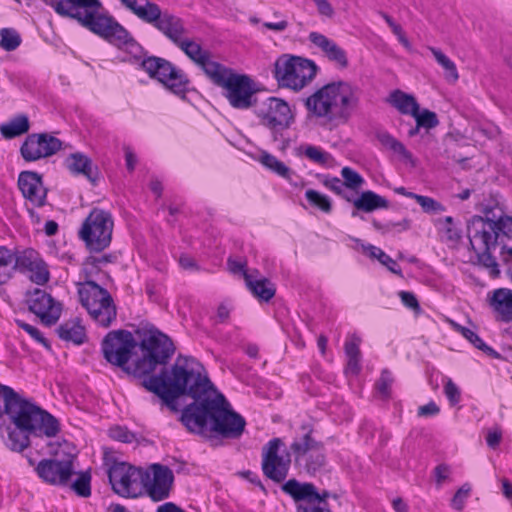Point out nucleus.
I'll list each match as a JSON object with an SVG mask.
<instances>
[{
  "instance_id": "47",
  "label": "nucleus",
  "mask_w": 512,
  "mask_h": 512,
  "mask_svg": "<svg viewBox=\"0 0 512 512\" xmlns=\"http://www.w3.org/2000/svg\"><path fill=\"white\" fill-rule=\"evenodd\" d=\"M412 116L415 118L418 127L432 129L439 124L436 113L428 109H424L422 112H420V108L418 107L417 112Z\"/></svg>"
},
{
  "instance_id": "45",
  "label": "nucleus",
  "mask_w": 512,
  "mask_h": 512,
  "mask_svg": "<svg viewBox=\"0 0 512 512\" xmlns=\"http://www.w3.org/2000/svg\"><path fill=\"white\" fill-rule=\"evenodd\" d=\"M91 475L89 472H81L77 479L71 483L72 490L80 497L87 498L91 495Z\"/></svg>"
},
{
  "instance_id": "62",
  "label": "nucleus",
  "mask_w": 512,
  "mask_h": 512,
  "mask_svg": "<svg viewBox=\"0 0 512 512\" xmlns=\"http://www.w3.org/2000/svg\"><path fill=\"white\" fill-rule=\"evenodd\" d=\"M458 144L457 143H451L447 146L445 152L447 154L448 158H451L453 161L462 163L469 159L468 156H464L460 153H457Z\"/></svg>"
},
{
  "instance_id": "48",
  "label": "nucleus",
  "mask_w": 512,
  "mask_h": 512,
  "mask_svg": "<svg viewBox=\"0 0 512 512\" xmlns=\"http://www.w3.org/2000/svg\"><path fill=\"white\" fill-rule=\"evenodd\" d=\"M341 176L344 179L343 183L345 184L346 188L356 190L359 189L364 183L363 177L350 167H343L341 170Z\"/></svg>"
},
{
  "instance_id": "30",
  "label": "nucleus",
  "mask_w": 512,
  "mask_h": 512,
  "mask_svg": "<svg viewBox=\"0 0 512 512\" xmlns=\"http://www.w3.org/2000/svg\"><path fill=\"white\" fill-rule=\"evenodd\" d=\"M361 338L355 334L348 337L344 345L345 355L347 357V365L345 372L348 374L357 375L361 370V351H360Z\"/></svg>"
},
{
  "instance_id": "57",
  "label": "nucleus",
  "mask_w": 512,
  "mask_h": 512,
  "mask_svg": "<svg viewBox=\"0 0 512 512\" xmlns=\"http://www.w3.org/2000/svg\"><path fill=\"white\" fill-rule=\"evenodd\" d=\"M469 492L470 487L467 485H463L461 488H459L451 500V506L454 509L461 511L464 508V503L469 495Z\"/></svg>"
},
{
  "instance_id": "19",
  "label": "nucleus",
  "mask_w": 512,
  "mask_h": 512,
  "mask_svg": "<svg viewBox=\"0 0 512 512\" xmlns=\"http://www.w3.org/2000/svg\"><path fill=\"white\" fill-rule=\"evenodd\" d=\"M62 142L47 133L31 134L23 142L20 148L25 161L31 162L41 158H47L61 150Z\"/></svg>"
},
{
  "instance_id": "36",
  "label": "nucleus",
  "mask_w": 512,
  "mask_h": 512,
  "mask_svg": "<svg viewBox=\"0 0 512 512\" xmlns=\"http://www.w3.org/2000/svg\"><path fill=\"white\" fill-rule=\"evenodd\" d=\"M437 63L445 70V78L448 82L455 83L459 79V74L455 63L450 60L440 49L428 47Z\"/></svg>"
},
{
  "instance_id": "16",
  "label": "nucleus",
  "mask_w": 512,
  "mask_h": 512,
  "mask_svg": "<svg viewBox=\"0 0 512 512\" xmlns=\"http://www.w3.org/2000/svg\"><path fill=\"white\" fill-rule=\"evenodd\" d=\"M282 446L284 443L280 438H273L262 449L263 474L276 483L286 479L291 464L289 454L285 457L279 455Z\"/></svg>"
},
{
  "instance_id": "28",
  "label": "nucleus",
  "mask_w": 512,
  "mask_h": 512,
  "mask_svg": "<svg viewBox=\"0 0 512 512\" xmlns=\"http://www.w3.org/2000/svg\"><path fill=\"white\" fill-rule=\"evenodd\" d=\"M477 209L483 214L484 220L493 223L506 214V206L499 194H490L487 198H484L477 205Z\"/></svg>"
},
{
  "instance_id": "3",
  "label": "nucleus",
  "mask_w": 512,
  "mask_h": 512,
  "mask_svg": "<svg viewBox=\"0 0 512 512\" xmlns=\"http://www.w3.org/2000/svg\"><path fill=\"white\" fill-rule=\"evenodd\" d=\"M357 104L356 89L345 81L328 83L305 100L310 114L334 125L346 123Z\"/></svg>"
},
{
  "instance_id": "17",
  "label": "nucleus",
  "mask_w": 512,
  "mask_h": 512,
  "mask_svg": "<svg viewBox=\"0 0 512 512\" xmlns=\"http://www.w3.org/2000/svg\"><path fill=\"white\" fill-rule=\"evenodd\" d=\"M152 475L148 472V479L143 480V494H147L153 502L167 499L174 482L172 470L164 465L155 463L151 465Z\"/></svg>"
},
{
  "instance_id": "18",
  "label": "nucleus",
  "mask_w": 512,
  "mask_h": 512,
  "mask_svg": "<svg viewBox=\"0 0 512 512\" xmlns=\"http://www.w3.org/2000/svg\"><path fill=\"white\" fill-rule=\"evenodd\" d=\"M12 274L14 271L28 273L31 281L43 285L49 280V272L39 254L33 249L12 252Z\"/></svg>"
},
{
  "instance_id": "44",
  "label": "nucleus",
  "mask_w": 512,
  "mask_h": 512,
  "mask_svg": "<svg viewBox=\"0 0 512 512\" xmlns=\"http://www.w3.org/2000/svg\"><path fill=\"white\" fill-rule=\"evenodd\" d=\"M305 198L311 206L320 209L324 213H330L332 211V204L329 197L316 190L308 189L305 192Z\"/></svg>"
},
{
  "instance_id": "56",
  "label": "nucleus",
  "mask_w": 512,
  "mask_h": 512,
  "mask_svg": "<svg viewBox=\"0 0 512 512\" xmlns=\"http://www.w3.org/2000/svg\"><path fill=\"white\" fill-rule=\"evenodd\" d=\"M444 393L451 405H456L459 403L461 398V392L457 385L451 379H448L446 381L444 385Z\"/></svg>"
},
{
  "instance_id": "60",
  "label": "nucleus",
  "mask_w": 512,
  "mask_h": 512,
  "mask_svg": "<svg viewBox=\"0 0 512 512\" xmlns=\"http://www.w3.org/2000/svg\"><path fill=\"white\" fill-rule=\"evenodd\" d=\"M440 412V408L438 405L431 401L426 405L420 406L418 408L417 414L420 417H428V416H435Z\"/></svg>"
},
{
  "instance_id": "41",
  "label": "nucleus",
  "mask_w": 512,
  "mask_h": 512,
  "mask_svg": "<svg viewBox=\"0 0 512 512\" xmlns=\"http://www.w3.org/2000/svg\"><path fill=\"white\" fill-rule=\"evenodd\" d=\"M121 4L140 20L144 21L154 3L150 0H119Z\"/></svg>"
},
{
  "instance_id": "12",
  "label": "nucleus",
  "mask_w": 512,
  "mask_h": 512,
  "mask_svg": "<svg viewBox=\"0 0 512 512\" xmlns=\"http://www.w3.org/2000/svg\"><path fill=\"white\" fill-rule=\"evenodd\" d=\"M260 124L272 132L273 140L278 141L281 132L288 129L294 121L290 106L277 97H269L256 108Z\"/></svg>"
},
{
  "instance_id": "21",
  "label": "nucleus",
  "mask_w": 512,
  "mask_h": 512,
  "mask_svg": "<svg viewBox=\"0 0 512 512\" xmlns=\"http://www.w3.org/2000/svg\"><path fill=\"white\" fill-rule=\"evenodd\" d=\"M193 63H195L207 78L221 65L212 60L211 52L201 47L199 43L185 36L175 44Z\"/></svg>"
},
{
  "instance_id": "4",
  "label": "nucleus",
  "mask_w": 512,
  "mask_h": 512,
  "mask_svg": "<svg viewBox=\"0 0 512 512\" xmlns=\"http://www.w3.org/2000/svg\"><path fill=\"white\" fill-rule=\"evenodd\" d=\"M0 396L4 402V412L19 430L33 435L55 437L59 430L58 420L35 403L23 398L7 385L0 386Z\"/></svg>"
},
{
  "instance_id": "51",
  "label": "nucleus",
  "mask_w": 512,
  "mask_h": 512,
  "mask_svg": "<svg viewBox=\"0 0 512 512\" xmlns=\"http://www.w3.org/2000/svg\"><path fill=\"white\" fill-rule=\"evenodd\" d=\"M394 379L390 371L383 370L379 380L376 383L377 391L384 397L388 398L391 392V385Z\"/></svg>"
},
{
  "instance_id": "2",
  "label": "nucleus",
  "mask_w": 512,
  "mask_h": 512,
  "mask_svg": "<svg viewBox=\"0 0 512 512\" xmlns=\"http://www.w3.org/2000/svg\"><path fill=\"white\" fill-rule=\"evenodd\" d=\"M55 12L66 18L74 19L83 27L122 48H130L137 43L131 34L112 16L99 12L100 0H44Z\"/></svg>"
},
{
  "instance_id": "5",
  "label": "nucleus",
  "mask_w": 512,
  "mask_h": 512,
  "mask_svg": "<svg viewBox=\"0 0 512 512\" xmlns=\"http://www.w3.org/2000/svg\"><path fill=\"white\" fill-rule=\"evenodd\" d=\"M111 254L102 256H89L84 262L83 271L86 280L78 284V295L82 306L87 310L91 318L102 327H109L117 317V308L110 293L95 281L90 280V275L99 271L100 266L112 262Z\"/></svg>"
},
{
  "instance_id": "11",
  "label": "nucleus",
  "mask_w": 512,
  "mask_h": 512,
  "mask_svg": "<svg viewBox=\"0 0 512 512\" xmlns=\"http://www.w3.org/2000/svg\"><path fill=\"white\" fill-rule=\"evenodd\" d=\"M137 346L138 343L130 331L119 329L107 333L101 342V351L108 363L132 373L133 369L127 364Z\"/></svg>"
},
{
  "instance_id": "8",
  "label": "nucleus",
  "mask_w": 512,
  "mask_h": 512,
  "mask_svg": "<svg viewBox=\"0 0 512 512\" xmlns=\"http://www.w3.org/2000/svg\"><path fill=\"white\" fill-rule=\"evenodd\" d=\"M317 69V65L312 60L283 54L274 63L273 75L279 87L297 92L314 79Z\"/></svg>"
},
{
  "instance_id": "25",
  "label": "nucleus",
  "mask_w": 512,
  "mask_h": 512,
  "mask_svg": "<svg viewBox=\"0 0 512 512\" xmlns=\"http://www.w3.org/2000/svg\"><path fill=\"white\" fill-rule=\"evenodd\" d=\"M258 276L259 272L257 270L244 272L246 286L256 298L268 302L274 297L276 288L269 279L265 277L259 278Z\"/></svg>"
},
{
  "instance_id": "43",
  "label": "nucleus",
  "mask_w": 512,
  "mask_h": 512,
  "mask_svg": "<svg viewBox=\"0 0 512 512\" xmlns=\"http://www.w3.org/2000/svg\"><path fill=\"white\" fill-rule=\"evenodd\" d=\"M12 260V251L5 246H0V285L12 277Z\"/></svg>"
},
{
  "instance_id": "37",
  "label": "nucleus",
  "mask_w": 512,
  "mask_h": 512,
  "mask_svg": "<svg viewBox=\"0 0 512 512\" xmlns=\"http://www.w3.org/2000/svg\"><path fill=\"white\" fill-rule=\"evenodd\" d=\"M363 250L367 252L371 258H376L389 271L398 276H402V271L400 267L397 265L396 261L392 259L389 255H387L383 250L371 244H368L366 246L363 245Z\"/></svg>"
},
{
  "instance_id": "9",
  "label": "nucleus",
  "mask_w": 512,
  "mask_h": 512,
  "mask_svg": "<svg viewBox=\"0 0 512 512\" xmlns=\"http://www.w3.org/2000/svg\"><path fill=\"white\" fill-rule=\"evenodd\" d=\"M113 228L114 221L111 213L93 208L82 224L79 237L90 251L101 252L110 245Z\"/></svg>"
},
{
  "instance_id": "13",
  "label": "nucleus",
  "mask_w": 512,
  "mask_h": 512,
  "mask_svg": "<svg viewBox=\"0 0 512 512\" xmlns=\"http://www.w3.org/2000/svg\"><path fill=\"white\" fill-rule=\"evenodd\" d=\"M141 66L151 78L157 79L174 94L185 96L189 79L171 62L164 58L150 56L142 61Z\"/></svg>"
},
{
  "instance_id": "53",
  "label": "nucleus",
  "mask_w": 512,
  "mask_h": 512,
  "mask_svg": "<svg viewBox=\"0 0 512 512\" xmlns=\"http://www.w3.org/2000/svg\"><path fill=\"white\" fill-rule=\"evenodd\" d=\"M109 436L117 441L123 443H132L136 440L134 433L130 432L127 428L121 426L112 427L109 430Z\"/></svg>"
},
{
  "instance_id": "52",
  "label": "nucleus",
  "mask_w": 512,
  "mask_h": 512,
  "mask_svg": "<svg viewBox=\"0 0 512 512\" xmlns=\"http://www.w3.org/2000/svg\"><path fill=\"white\" fill-rule=\"evenodd\" d=\"M15 322L18 327H20L24 331H26L35 341L42 344L47 349H50V344H49L48 340L45 337H43L41 332L36 327H34L20 319H16Z\"/></svg>"
},
{
  "instance_id": "10",
  "label": "nucleus",
  "mask_w": 512,
  "mask_h": 512,
  "mask_svg": "<svg viewBox=\"0 0 512 512\" xmlns=\"http://www.w3.org/2000/svg\"><path fill=\"white\" fill-rule=\"evenodd\" d=\"M112 490L121 497L137 498L143 495V480L148 471L126 462H113L108 469Z\"/></svg>"
},
{
  "instance_id": "63",
  "label": "nucleus",
  "mask_w": 512,
  "mask_h": 512,
  "mask_svg": "<svg viewBox=\"0 0 512 512\" xmlns=\"http://www.w3.org/2000/svg\"><path fill=\"white\" fill-rule=\"evenodd\" d=\"M501 439L502 433L499 428L489 431L486 436L487 445L492 449H495L500 444Z\"/></svg>"
},
{
  "instance_id": "55",
  "label": "nucleus",
  "mask_w": 512,
  "mask_h": 512,
  "mask_svg": "<svg viewBox=\"0 0 512 512\" xmlns=\"http://www.w3.org/2000/svg\"><path fill=\"white\" fill-rule=\"evenodd\" d=\"M373 226L380 231L389 232L393 229L398 231H405L410 228V220L403 219L401 222H389L387 224H381L380 222L373 221Z\"/></svg>"
},
{
  "instance_id": "6",
  "label": "nucleus",
  "mask_w": 512,
  "mask_h": 512,
  "mask_svg": "<svg viewBox=\"0 0 512 512\" xmlns=\"http://www.w3.org/2000/svg\"><path fill=\"white\" fill-rule=\"evenodd\" d=\"M467 236L471 248L477 255L479 265L488 270L491 277L500 275L499 264L491 255L498 245V234L495 223L484 220L480 215H474L467 224Z\"/></svg>"
},
{
  "instance_id": "23",
  "label": "nucleus",
  "mask_w": 512,
  "mask_h": 512,
  "mask_svg": "<svg viewBox=\"0 0 512 512\" xmlns=\"http://www.w3.org/2000/svg\"><path fill=\"white\" fill-rule=\"evenodd\" d=\"M309 41L318 47L325 57L333 62L338 68L345 69L349 65L345 50L335 41L318 32H311L308 36Z\"/></svg>"
},
{
  "instance_id": "34",
  "label": "nucleus",
  "mask_w": 512,
  "mask_h": 512,
  "mask_svg": "<svg viewBox=\"0 0 512 512\" xmlns=\"http://www.w3.org/2000/svg\"><path fill=\"white\" fill-rule=\"evenodd\" d=\"M29 120L26 115H18L0 126L1 135L5 139H13L29 130Z\"/></svg>"
},
{
  "instance_id": "42",
  "label": "nucleus",
  "mask_w": 512,
  "mask_h": 512,
  "mask_svg": "<svg viewBox=\"0 0 512 512\" xmlns=\"http://www.w3.org/2000/svg\"><path fill=\"white\" fill-rule=\"evenodd\" d=\"M313 454L305 460L303 463L299 464L297 467L304 469L308 474L314 475L316 472L320 471L326 462L325 457V449L323 450H312Z\"/></svg>"
},
{
  "instance_id": "24",
  "label": "nucleus",
  "mask_w": 512,
  "mask_h": 512,
  "mask_svg": "<svg viewBox=\"0 0 512 512\" xmlns=\"http://www.w3.org/2000/svg\"><path fill=\"white\" fill-rule=\"evenodd\" d=\"M304 433L296 437L290 445V450L294 456V463L296 466L303 463L305 460L312 456V450H323V443L316 440L312 436V429L302 427Z\"/></svg>"
},
{
  "instance_id": "27",
  "label": "nucleus",
  "mask_w": 512,
  "mask_h": 512,
  "mask_svg": "<svg viewBox=\"0 0 512 512\" xmlns=\"http://www.w3.org/2000/svg\"><path fill=\"white\" fill-rule=\"evenodd\" d=\"M66 167L74 175H83L93 184L98 179V169L93 166L92 160L83 153L70 154L65 161Z\"/></svg>"
},
{
  "instance_id": "22",
  "label": "nucleus",
  "mask_w": 512,
  "mask_h": 512,
  "mask_svg": "<svg viewBox=\"0 0 512 512\" xmlns=\"http://www.w3.org/2000/svg\"><path fill=\"white\" fill-rule=\"evenodd\" d=\"M18 187L22 195L32 205L42 207L45 205L47 190L43 186L41 176L32 171H23L18 177Z\"/></svg>"
},
{
  "instance_id": "54",
  "label": "nucleus",
  "mask_w": 512,
  "mask_h": 512,
  "mask_svg": "<svg viewBox=\"0 0 512 512\" xmlns=\"http://www.w3.org/2000/svg\"><path fill=\"white\" fill-rule=\"evenodd\" d=\"M498 238L503 235L508 238H512V217L503 215L499 220L495 222Z\"/></svg>"
},
{
  "instance_id": "1",
  "label": "nucleus",
  "mask_w": 512,
  "mask_h": 512,
  "mask_svg": "<svg viewBox=\"0 0 512 512\" xmlns=\"http://www.w3.org/2000/svg\"><path fill=\"white\" fill-rule=\"evenodd\" d=\"M142 356L135 361L132 373L149 375L143 387L158 396L172 411L176 400L187 395L193 402L184 407L180 421L191 433L207 436L208 432L226 439H238L246 426L245 419L235 412L224 395L216 390L210 379L190 363L192 357L179 355L170 370L162 369L150 375L158 365H165L175 352L172 340L159 330L144 333L138 344Z\"/></svg>"
},
{
  "instance_id": "59",
  "label": "nucleus",
  "mask_w": 512,
  "mask_h": 512,
  "mask_svg": "<svg viewBox=\"0 0 512 512\" xmlns=\"http://www.w3.org/2000/svg\"><path fill=\"white\" fill-rule=\"evenodd\" d=\"M324 186L337 195L344 196L345 184L337 177L327 178L323 182Z\"/></svg>"
},
{
  "instance_id": "33",
  "label": "nucleus",
  "mask_w": 512,
  "mask_h": 512,
  "mask_svg": "<svg viewBox=\"0 0 512 512\" xmlns=\"http://www.w3.org/2000/svg\"><path fill=\"white\" fill-rule=\"evenodd\" d=\"M387 101L402 114L413 115L419 106L414 96L398 89L390 93Z\"/></svg>"
},
{
  "instance_id": "38",
  "label": "nucleus",
  "mask_w": 512,
  "mask_h": 512,
  "mask_svg": "<svg viewBox=\"0 0 512 512\" xmlns=\"http://www.w3.org/2000/svg\"><path fill=\"white\" fill-rule=\"evenodd\" d=\"M33 435L26 430L8 428V439L6 445L15 452H21L30 445L29 436Z\"/></svg>"
},
{
  "instance_id": "61",
  "label": "nucleus",
  "mask_w": 512,
  "mask_h": 512,
  "mask_svg": "<svg viewBox=\"0 0 512 512\" xmlns=\"http://www.w3.org/2000/svg\"><path fill=\"white\" fill-rule=\"evenodd\" d=\"M320 15L331 18L334 15V9L327 0H313Z\"/></svg>"
},
{
  "instance_id": "49",
  "label": "nucleus",
  "mask_w": 512,
  "mask_h": 512,
  "mask_svg": "<svg viewBox=\"0 0 512 512\" xmlns=\"http://www.w3.org/2000/svg\"><path fill=\"white\" fill-rule=\"evenodd\" d=\"M464 338L467 339L474 347L483 351L485 354L495 359L500 358V354L496 352L493 348L485 344L484 341L477 335V333H475L471 329L467 333V336H465Z\"/></svg>"
},
{
  "instance_id": "39",
  "label": "nucleus",
  "mask_w": 512,
  "mask_h": 512,
  "mask_svg": "<svg viewBox=\"0 0 512 512\" xmlns=\"http://www.w3.org/2000/svg\"><path fill=\"white\" fill-rule=\"evenodd\" d=\"M259 161L264 167H266L273 173L277 174L278 176L284 179H290L292 174L290 168L286 166L284 162L278 160L272 154L263 152L260 156Z\"/></svg>"
},
{
  "instance_id": "26",
  "label": "nucleus",
  "mask_w": 512,
  "mask_h": 512,
  "mask_svg": "<svg viewBox=\"0 0 512 512\" xmlns=\"http://www.w3.org/2000/svg\"><path fill=\"white\" fill-rule=\"evenodd\" d=\"M281 489L295 502L304 501L308 505L314 504V498L318 497L317 488L310 482H299L296 479H289L282 485Z\"/></svg>"
},
{
  "instance_id": "58",
  "label": "nucleus",
  "mask_w": 512,
  "mask_h": 512,
  "mask_svg": "<svg viewBox=\"0 0 512 512\" xmlns=\"http://www.w3.org/2000/svg\"><path fill=\"white\" fill-rule=\"evenodd\" d=\"M399 297L404 306L413 310L415 313H419L421 311V307L416 296L412 292L408 291H400Z\"/></svg>"
},
{
  "instance_id": "7",
  "label": "nucleus",
  "mask_w": 512,
  "mask_h": 512,
  "mask_svg": "<svg viewBox=\"0 0 512 512\" xmlns=\"http://www.w3.org/2000/svg\"><path fill=\"white\" fill-rule=\"evenodd\" d=\"M208 79L224 90L223 95L233 108L248 109L255 104L256 89L253 80L248 75L239 74L232 68L221 64Z\"/></svg>"
},
{
  "instance_id": "14",
  "label": "nucleus",
  "mask_w": 512,
  "mask_h": 512,
  "mask_svg": "<svg viewBox=\"0 0 512 512\" xmlns=\"http://www.w3.org/2000/svg\"><path fill=\"white\" fill-rule=\"evenodd\" d=\"M74 459L73 455H66L64 458L56 456L42 459L37 464L35 471L39 478L47 484L66 486L75 474Z\"/></svg>"
},
{
  "instance_id": "29",
  "label": "nucleus",
  "mask_w": 512,
  "mask_h": 512,
  "mask_svg": "<svg viewBox=\"0 0 512 512\" xmlns=\"http://www.w3.org/2000/svg\"><path fill=\"white\" fill-rule=\"evenodd\" d=\"M490 305L499 314L501 320L505 322L512 321V290L507 288L496 289Z\"/></svg>"
},
{
  "instance_id": "64",
  "label": "nucleus",
  "mask_w": 512,
  "mask_h": 512,
  "mask_svg": "<svg viewBox=\"0 0 512 512\" xmlns=\"http://www.w3.org/2000/svg\"><path fill=\"white\" fill-rule=\"evenodd\" d=\"M297 512H331L330 509L327 507V505L324 504H309V505H303L299 504L297 506Z\"/></svg>"
},
{
  "instance_id": "15",
  "label": "nucleus",
  "mask_w": 512,
  "mask_h": 512,
  "mask_svg": "<svg viewBox=\"0 0 512 512\" xmlns=\"http://www.w3.org/2000/svg\"><path fill=\"white\" fill-rule=\"evenodd\" d=\"M143 22L152 25L173 44L187 34L184 20L167 9L162 10L157 3H154Z\"/></svg>"
},
{
  "instance_id": "20",
  "label": "nucleus",
  "mask_w": 512,
  "mask_h": 512,
  "mask_svg": "<svg viewBox=\"0 0 512 512\" xmlns=\"http://www.w3.org/2000/svg\"><path fill=\"white\" fill-rule=\"evenodd\" d=\"M29 311L38 316L47 326L54 325L61 316L62 307L50 294L41 289H34L27 293Z\"/></svg>"
},
{
  "instance_id": "35",
  "label": "nucleus",
  "mask_w": 512,
  "mask_h": 512,
  "mask_svg": "<svg viewBox=\"0 0 512 512\" xmlns=\"http://www.w3.org/2000/svg\"><path fill=\"white\" fill-rule=\"evenodd\" d=\"M377 138L384 147L390 149L396 154H399L404 160L409 162L412 166H415V160L411 152H409L405 146L392 135L387 132H383L378 134Z\"/></svg>"
},
{
  "instance_id": "46",
  "label": "nucleus",
  "mask_w": 512,
  "mask_h": 512,
  "mask_svg": "<svg viewBox=\"0 0 512 512\" xmlns=\"http://www.w3.org/2000/svg\"><path fill=\"white\" fill-rule=\"evenodd\" d=\"M300 149L309 160L320 165L327 164L331 158L329 153L313 145L302 146Z\"/></svg>"
},
{
  "instance_id": "50",
  "label": "nucleus",
  "mask_w": 512,
  "mask_h": 512,
  "mask_svg": "<svg viewBox=\"0 0 512 512\" xmlns=\"http://www.w3.org/2000/svg\"><path fill=\"white\" fill-rule=\"evenodd\" d=\"M414 199L426 213L444 211L443 205L431 197L416 194V196H414Z\"/></svg>"
},
{
  "instance_id": "32",
  "label": "nucleus",
  "mask_w": 512,
  "mask_h": 512,
  "mask_svg": "<svg viewBox=\"0 0 512 512\" xmlns=\"http://www.w3.org/2000/svg\"><path fill=\"white\" fill-rule=\"evenodd\" d=\"M58 336L64 341H71L80 345L86 339L85 328L81 325L78 318L68 320L62 323L57 329Z\"/></svg>"
},
{
  "instance_id": "31",
  "label": "nucleus",
  "mask_w": 512,
  "mask_h": 512,
  "mask_svg": "<svg viewBox=\"0 0 512 512\" xmlns=\"http://www.w3.org/2000/svg\"><path fill=\"white\" fill-rule=\"evenodd\" d=\"M353 205L356 210L369 213L377 209L388 208L389 202L386 198L377 193L366 190L363 191L358 198L353 200Z\"/></svg>"
},
{
  "instance_id": "40",
  "label": "nucleus",
  "mask_w": 512,
  "mask_h": 512,
  "mask_svg": "<svg viewBox=\"0 0 512 512\" xmlns=\"http://www.w3.org/2000/svg\"><path fill=\"white\" fill-rule=\"evenodd\" d=\"M22 42L19 32L14 28L0 30V47L8 52L16 50Z\"/></svg>"
}]
</instances>
